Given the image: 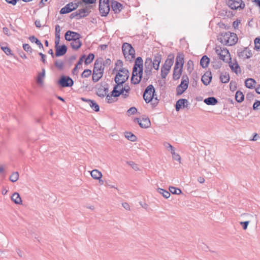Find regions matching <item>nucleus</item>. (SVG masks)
Here are the masks:
<instances>
[{"label": "nucleus", "mask_w": 260, "mask_h": 260, "mask_svg": "<svg viewBox=\"0 0 260 260\" xmlns=\"http://www.w3.org/2000/svg\"><path fill=\"white\" fill-rule=\"evenodd\" d=\"M161 60V55L159 53L154 55L153 60L150 57L146 58L145 62V75L143 79L144 81L148 80L151 75L153 68L156 70H158Z\"/></svg>", "instance_id": "1"}, {"label": "nucleus", "mask_w": 260, "mask_h": 260, "mask_svg": "<svg viewBox=\"0 0 260 260\" xmlns=\"http://www.w3.org/2000/svg\"><path fill=\"white\" fill-rule=\"evenodd\" d=\"M238 39L235 33L230 31L221 33L218 38L221 43L228 46L235 45L237 42Z\"/></svg>", "instance_id": "2"}, {"label": "nucleus", "mask_w": 260, "mask_h": 260, "mask_svg": "<svg viewBox=\"0 0 260 260\" xmlns=\"http://www.w3.org/2000/svg\"><path fill=\"white\" fill-rule=\"evenodd\" d=\"M184 64V55L178 53L176 58V62L173 70V78L175 80L179 79L182 73Z\"/></svg>", "instance_id": "3"}, {"label": "nucleus", "mask_w": 260, "mask_h": 260, "mask_svg": "<svg viewBox=\"0 0 260 260\" xmlns=\"http://www.w3.org/2000/svg\"><path fill=\"white\" fill-rule=\"evenodd\" d=\"M155 89L152 85H149L145 89L143 93V98L146 103H149L152 102L153 107H155L158 103V100L156 95L154 94Z\"/></svg>", "instance_id": "4"}, {"label": "nucleus", "mask_w": 260, "mask_h": 260, "mask_svg": "<svg viewBox=\"0 0 260 260\" xmlns=\"http://www.w3.org/2000/svg\"><path fill=\"white\" fill-rule=\"evenodd\" d=\"M115 77V82L118 85L125 83L129 77L128 70L125 68H119Z\"/></svg>", "instance_id": "5"}, {"label": "nucleus", "mask_w": 260, "mask_h": 260, "mask_svg": "<svg viewBox=\"0 0 260 260\" xmlns=\"http://www.w3.org/2000/svg\"><path fill=\"white\" fill-rule=\"evenodd\" d=\"M123 54L127 60L131 61L135 57V50L132 46L127 43H124L122 46Z\"/></svg>", "instance_id": "6"}, {"label": "nucleus", "mask_w": 260, "mask_h": 260, "mask_svg": "<svg viewBox=\"0 0 260 260\" xmlns=\"http://www.w3.org/2000/svg\"><path fill=\"white\" fill-rule=\"evenodd\" d=\"M104 68L101 63L97 62L94 63L92 74V81L97 82L103 76Z\"/></svg>", "instance_id": "7"}, {"label": "nucleus", "mask_w": 260, "mask_h": 260, "mask_svg": "<svg viewBox=\"0 0 260 260\" xmlns=\"http://www.w3.org/2000/svg\"><path fill=\"white\" fill-rule=\"evenodd\" d=\"M174 62V56L170 54L168 56V58L161 69V76L162 79L166 78L169 73L172 66Z\"/></svg>", "instance_id": "8"}, {"label": "nucleus", "mask_w": 260, "mask_h": 260, "mask_svg": "<svg viewBox=\"0 0 260 260\" xmlns=\"http://www.w3.org/2000/svg\"><path fill=\"white\" fill-rule=\"evenodd\" d=\"M143 69L133 67L131 82L134 84H138L142 79Z\"/></svg>", "instance_id": "9"}, {"label": "nucleus", "mask_w": 260, "mask_h": 260, "mask_svg": "<svg viewBox=\"0 0 260 260\" xmlns=\"http://www.w3.org/2000/svg\"><path fill=\"white\" fill-rule=\"evenodd\" d=\"M189 79L186 75H183L182 78L181 83L176 88L177 95L182 94L188 88Z\"/></svg>", "instance_id": "10"}, {"label": "nucleus", "mask_w": 260, "mask_h": 260, "mask_svg": "<svg viewBox=\"0 0 260 260\" xmlns=\"http://www.w3.org/2000/svg\"><path fill=\"white\" fill-rule=\"evenodd\" d=\"M215 51L219 56V58L223 61H228L230 59V54L226 48H222L218 46L216 48Z\"/></svg>", "instance_id": "11"}, {"label": "nucleus", "mask_w": 260, "mask_h": 260, "mask_svg": "<svg viewBox=\"0 0 260 260\" xmlns=\"http://www.w3.org/2000/svg\"><path fill=\"white\" fill-rule=\"evenodd\" d=\"M99 11L102 16H106L110 11L109 0H100Z\"/></svg>", "instance_id": "12"}, {"label": "nucleus", "mask_w": 260, "mask_h": 260, "mask_svg": "<svg viewBox=\"0 0 260 260\" xmlns=\"http://www.w3.org/2000/svg\"><path fill=\"white\" fill-rule=\"evenodd\" d=\"M228 6L233 10L243 9L245 4L242 0H227Z\"/></svg>", "instance_id": "13"}, {"label": "nucleus", "mask_w": 260, "mask_h": 260, "mask_svg": "<svg viewBox=\"0 0 260 260\" xmlns=\"http://www.w3.org/2000/svg\"><path fill=\"white\" fill-rule=\"evenodd\" d=\"M58 84L62 87H71L74 84V81L70 77L62 76L58 81Z\"/></svg>", "instance_id": "14"}, {"label": "nucleus", "mask_w": 260, "mask_h": 260, "mask_svg": "<svg viewBox=\"0 0 260 260\" xmlns=\"http://www.w3.org/2000/svg\"><path fill=\"white\" fill-rule=\"evenodd\" d=\"M78 7V5L77 4L71 2L61 8L60 11V13L61 14H64L70 13L72 11L76 10Z\"/></svg>", "instance_id": "15"}, {"label": "nucleus", "mask_w": 260, "mask_h": 260, "mask_svg": "<svg viewBox=\"0 0 260 260\" xmlns=\"http://www.w3.org/2000/svg\"><path fill=\"white\" fill-rule=\"evenodd\" d=\"M65 39L68 41H72L77 39L81 38V35L78 32L71 30H68L64 35Z\"/></svg>", "instance_id": "16"}, {"label": "nucleus", "mask_w": 260, "mask_h": 260, "mask_svg": "<svg viewBox=\"0 0 260 260\" xmlns=\"http://www.w3.org/2000/svg\"><path fill=\"white\" fill-rule=\"evenodd\" d=\"M135 122H138L140 126L142 128H146L149 127L150 125V121L148 117H145L142 118H135L134 120Z\"/></svg>", "instance_id": "17"}, {"label": "nucleus", "mask_w": 260, "mask_h": 260, "mask_svg": "<svg viewBox=\"0 0 260 260\" xmlns=\"http://www.w3.org/2000/svg\"><path fill=\"white\" fill-rule=\"evenodd\" d=\"M238 56L243 59L249 58L252 56L251 51L247 48L239 50L238 52Z\"/></svg>", "instance_id": "18"}, {"label": "nucleus", "mask_w": 260, "mask_h": 260, "mask_svg": "<svg viewBox=\"0 0 260 260\" xmlns=\"http://www.w3.org/2000/svg\"><path fill=\"white\" fill-rule=\"evenodd\" d=\"M82 101L85 102L88 104L89 106L95 111L98 112L100 110L99 105L93 100L87 99L85 98H81Z\"/></svg>", "instance_id": "19"}, {"label": "nucleus", "mask_w": 260, "mask_h": 260, "mask_svg": "<svg viewBox=\"0 0 260 260\" xmlns=\"http://www.w3.org/2000/svg\"><path fill=\"white\" fill-rule=\"evenodd\" d=\"M108 92V87L101 85L97 89L96 94L100 97L104 98L107 95Z\"/></svg>", "instance_id": "20"}, {"label": "nucleus", "mask_w": 260, "mask_h": 260, "mask_svg": "<svg viewBox=\"0 0 260 260\" xmlns=\"http://www.w3.org/2000/svg\"><path fill=\"white\" fill-rule=\"evenodd\" d=\"M55 48V55L56 56H62L66 54L67 51V47L65 45L58 46Z\"/></svg>", "instance_id": "21"}, {"label": "nucleus", "mask_w": 260, "mask_h": 260, "mask_svg": "<svg viewBox=\"0 0 260 260\" xmlns=\"http://www.w3.org/2000/svg\"><path fill=\"white\" fill-rule=\"evenodd\" d=\"M212 80V75L211 72H206L202 77L201 80L205 85H208L211 82Z\"/></svg>", "instance_id": "22"}, {"label": "nucleus", "mask_w": 260, "mask_h": 260, "mask_svg": "<svg viewBox=\"0 0 260 260\" xmlns=\"http://www.w3.org/2000/svg\"><path fill=\"white\" fill-rule=\"evenodd\" d=\"M188 101L186 99H179L176 104L175 108L177 111H178L180 108L187 107L188 105Z\"/></svg>", "instance_id": "23"}, {"label": "nucleus", "mask_w": 260, "mask_h": 260, "mask_svg": "<svg viewBox=\"0 0 260 260\" xmlns=\"http://www.w3.org/2000/svg\"><path fill=\"white\" fill-rule=\"evenodd\" d=\"M111 8L115 13H118L122 9V5L117 1H112L111 2Z\"/></svg>", "instance_id": "24"}, {"label": "nucleus", "mask_w": 260, "mask_h": 260, "mask_svg": "<svg viewBox=\"0 0 260 260\" xmlns=\"http://www.w3.org/2000/svg\"><path fill=\"white\" fill-rule=\"evenodd\" d=\"M229 66L231 68V70L233 72H234L236 74H238L241 73L240 68L236 61H235V62H230Z\"/></svg>", "instance_id": "25"}, {"label": "nucleus", "mask_w": 260, "mask_h": 260, "mask_svg": "<svg viewBox=\"0 0 260 260\" xmlns=\"http://www.w3.org/2000/svg\"><path fill=\"white\" fill-rule=\"evenodd\" d=\"M70 45L73 49L78 50L82 46V43L80 39H77L71 41Z\"/></svg>", "instance_id": "26"}, {"label": "nucleus", "mask_w": 260, "mask_h": 260, "mask_svg": "<svg viewBox=\"0 0 260 260\" xmlns=\"http://www.w3.org/2000/svg\"><path fill=\"white\" fill-rule=\"evenodd\" d=\"M45 76V70L44 69H42V72L39 73L37 78V83L40 85H43L44 83L43 80Z\"/></svg>", "instance_id": "27"}, {"label": "nucleus", "mask_w": 260, "mask_h": 260, "mask_svg": "<svg viewBox=\"0 0 260 260\" xmlns=\"http://www.w3.org/2000/svg\"><path fill=\"white\" fill-rule=\"evenodd\" d=\"M11 199L16 204H22L21 198L18 192H14L11 196Z\"/></svg>", "instance_id": "28"}, {"label": "nucleus", "mask_w": 260, "mask_h": 260, "mask_svg": "<svg viewBox=\"0 0 260 260\" xmlns=\"http://www.w3.org/2000/svg\"><path fill=\"white\" fill-rule=\"evenodd\" d=\"M91 177L95 180H100L102 177V173L97 169L93 170L90 172Z\"/></svg>", "instance_id": "29"}, {"label": "nucleus", "mask_w": 260, "mask_h": 260, "mask_svg": "<svg viewBox=\"0 0 260 260\" xmlns=\"http://www.w3.org/2000/svg\"><path fill=\"white\" fill-rule=\"evenodd\" d=\"M256 84L255 81L252 78H248L245 81V85L246 87L252 89Z\"/></svg>", "instance_id": "30"}, {"label": "nucleus", "mask_w": 260, "mask_h": 260, "mask_svg": "<svg viewBox=\"0 0 260 260\" xmlns=\"http://www.w3.org/2000/svg\"><path fill=\"white\" fill-rule=\"evenodd\" d=\"M209 62V58L207 56L204 55L201 59L200 65L202 67V68H206L208 67Z\"/></svg>", "instance_id": "31"}, {"label": "nucleus", "mask_w": 260, "mask_h": 260, "mask_svg": "<svg viewBox=\"0 0 260 260\" xmlns=\"http://www.w3.org/2000/svg\"><path fill=\"white\" fill-rule=\"evenodd\" d=\"M204 102L208 105H215L218 103V101L214 97H209L205 99Z\"/></svg>", "instance_id": "32"}, {"label": "nucleus", "mask_w": 260, "mask_h": 260, "mask_svg": "<svg viewBox=\"0 0 260 260\" xmlns=\"http://www.w3.org/2000/svg\"><path fill=\"white\" fill-rule=\"evenodd\" d=\"M118 87H120V85L117 84V85L114 86V89L112 91V94L114 98L119 96L121 95V93H122V89H120L118 90Z\"/></svg>", "instance_id": "33"}, {"label": "nucleus", "mask_w": 260, "mask_h": 260, "mask_svg": "<svg viewBox=\"0 0 260 260\" xmlns=\"http://www.w3.org/2000/svg\"><path fill=\"white\" fill-rule=\"evenodd\" d=\"M85 55H83L80 58V59L78 60L77 64L75 66V68L73 70V73L74 74H75L76 73V72H77L78 69L80 68V67H81V66L82 63H83V60L85 58Z\"/></svg>", "instance_id": "34"}, {"label": "nucleus", "mask_w": 260, "mask_h": 260, "mask_svg": "<svg viewBox=\"0 0 260 260\" xmlns=\"http://www.w3.org/2000/svg\"><path fill=\"white\" fill-rule=\"evenodd\" d=\"M137 68L143 69V61L141 57H138L135 61L134 67Z\"/></svg>", "instance_id": "35"}, {"label": "nucleus", "mask_w": 260, "mask_h": 260, "mask_svg": "<svg viewBox=\"0 0 260 260\" xmlns=\"http://www.w3.org/2000/svg\"><path fill=\"white\" fill-rule=\"evenodd\" d=\"M78 16H79V18H81L82 17H85L88 15L89 14V11H88L87 8L81 9H79L77 11Z\"/></svg>", "instance_id": "36"}, {"label": "nucleus", "mask_w": 260, "mask_h": 260, "mask_svg": "<svg viewBox=\"0 0 260 260\" xmlns=\"http://www.w3.org/2000/svg\"><path fill=\"white\" fill-rule=\"evenodd\" d=\"M29 40L31 43H35L40 48H43V45L39 40H38L35 36H32L29 37Z\"/></svg>", "instance_id": "37"}, {"label": "nucleus", "mask_w": 260, "mask_h": 260, "mask_svg": "<svg viewBox=\"0 0 260 260\" xmlns=\"http://www.w3.org/2000/svg\"><path fill=\"white\" fill-rule=\"evenodd\" d=\"M244 94L240 91L238 90L236 92L235 94V99L238 103H241L244 100Z\"/></svg>", "instance_id": "38"}, {"label": "nucleus", "mask_w": 260, "mask_h": 260, "mask_svg": "<svg viewBox=\"0 0 260 260\" xmlns=\"http://www.w3.org/2000/svg\"><path fill=\"white\" fill-rule=\"evenodd\" d=\"M125 138L132 141V142H135L137 140V137L135 135H134L133 134H132L131 132H126L124 134Z\"/></svg>", "instance_id": "39"}, {"label": "nucleus", "mask_w": 260, "mask_h": 260, "mask_svg": "<svg viewBox=\"0 0 260 260\" xmlns=\"http://www.w3.org/2000/svg\"><path fill=\"white\" fill-rule=\"evenodd\" d=\"M157 191L166 199L169 198L170 196V192L167 191V190L160 188H157Z\"/></svg>", "instance_id": "40"}, {"label": "nucleus", "mask_w": 260, "mask_h": 260, "mask_svg": "<svg viewBox=\"0 0 260 260\" xmlns=\"http://www.w3.org/2000/svg\"><path fill=\"white\" fill-rule=\"evenodd\" d=\"M220 81L223 83H226L229 82L230 80V76L229 74L225 73L224 74H222L220 77Z\"/></svg>", "instance_id": "41"}, {"label": "nucleus", "mask_w": 260, "mask_h": 260, "mask_svg": "<svg viewBox=\"0 0 260 260\" xmlns=\"http://www.w3.org/2000/svg\"><path fill=\"white\" fill-rule=\"evenodd\" d=\"M94 58V54L93 53H90L87 57H85V58L84 59H85V64L87 65L90 64L93 61Z\"/></svg>", "instance_id": "42"}, {"label": "nucleus", "mask_w": 260, "mask_h": 260, "mask_svg": "<svg viewBox=\"0 0 260 260\" xmlns=\"http://www.w3.org/2000/svg\"><path fill=\"white\" fill-rule=\"evenodd\" d=\"M169 192L170 193L171 192L174 194H180L182 192L181 190L179 188L174 186L169 187Z\"/></svg>", "instance_id": "43"}, {"label": "nucleus", "mask_w": 260, "mask_h": 260, "mask_svg": "<svg viewBox=\"0 0 260 260\" xmlns=\"http://www.w3.org/2000/svg\"><path fill=\"white\" fill-rule=\"evenodd\" d=\"M10 180L12 182H15L19 179V174L17 172H13L10 176Z\"/></svg>", "instance_id": "44"}, {"label": "nucleus", "mask_w": 260, "mask_h": 260, "mask_svg": "<svg viewBox=\"0 0 260 260\" xmlns=\"http://www.w3.org/2000/svg\"><path fill=\"white\" fill-rule=\"evenodd\" d=\"M55 66L59 70H62L63 67V62L60 60H57L55 62Z\"/></svg>", "instance_id": "45"}, {"label": "nucleus", "mask_w": 260, "mask_h": 260, "mask_svg": "<svg viewBox=\"0 0 260 260\" xmlns=\"http://www.w3.org/2000/svg\"><path fill=\"white\" fill-rule=\"evenodd\" d=\"M91 74V71L89 69L85 70L82 73L81 76L82 78H87L90 76Z\"/></svg>", "instance_id": "46"}, {"label": "nucleus", "mask_w": 260, "mask_h": 260, "mask_svg": "<svg viewBox=\"0 0 260 260\" xmlns=\"http://www.w3.org/2000/svg\"><path fill=\"white\" fill-rule=\"evenodd\" d=\"M171 153V154L172 155L173 158L174 160H177V161H180L181 157H180V156L178 154L175 153V150H173V151H172Z\"/></svg>", "instance_id": "47"}, {"label": "nucleus", "mask_w": 260, "mask_h": 260, "mask_svg": "<svg viewBox=\"0 0 260 260\" xmlns=\"http://www.w3.org/2000/svg\"><path fill=\"white\" fill-rule=\"evenodd\" d=\"M137 111V109L134 107L130 108L127 111V114L128 115H132L136 113Z\"/></svg>", "instance_id": "48"}, {"label": "nucleus", "mask_w": 260, "mask_h": 260, "mask_svg": "<svg viewBox=\"0 0 260 260\" xmlns=\"http://www.w3.org/2000/svg\"><path fill=\"white\" fill-rule=\"evenodd\" d=\"M115 66H116V67L115 68V70L116 71H118V70H119V68H123L122 67L123 62L120 60H118L116 61V62L115 63Z\"/></svg>", "instance_id": "49"}, {"label": "nucleus", "mask_w": 260, "mask_h": 260, "mask_svg": "<svg viewBox=\"0 0 260 260\" xmlns=\"http://www.w3.org/2000/svg\"><path fill=\"white\" fill-rule=\"evenodd\" d=\"M253 109L254 110H260V101L256 100L253 105Z\"/></svg>", "instance_id": "50"}, {"label": "nucleus", "mask_w": 260, "mask_h": 260, "mask_svg": "<svg viewBox=\"0 0 260 260\" xmlns=\"http://www.w3.org/2000/svg\"><path fill=\"white\" fill-rule=\"evenodd\" d=\"M23 48L26 52H31L32 50L31 47L28 44H23Z\"/></svg>", "instance_id": "51"}, {"label": "nucleus", "mask_w": 260, "mask_h": 260, "mask_svg": "<svg viewBox=\"0 0 260 260\" xmlns=\"http://www.w3.org/2000/svg\"><path fill=\"white\" fill-rule=\"evenodd\" d=\"M187 70L189 72H191V71L193 70V66L192 61H191V60H189V61H188V62L187 63Z\"/></svg>", "instance_id": "52"}, {"label": "nucleus", "mask_w": 260, "mask_h": 260, "mask_svg": "<svg viewBox=\"0 0 260 260\" xmlns=\"http://www.w3.org/2000/svg\"><path fill=\"white\" fill-rule=\"evenodd\" d=\"M127 164L129 166H131L132 167V168L133 169H134L135 171H137V170H139L138 165L136 164H135L134 162L130 161H128Z\"/></svg>", "instance_id": "53"}, {"label": "nucleus", "mask_w": 260, "mask_h": 260, "mask_svg": "<svg viewBox=\"0 0 260 260\" xmlns=\"http://www.w3.org/2000/svg\"><path fill=\"white\" fill-rule=\"evenodd\" d=\"M164 145L166 148L169 149L171 152L175 150L174 148L169 143L165 142L164 143Z\"/></svg>", "instance_id": "54"}, {"label": "nucleus", "mask_w": 260, "mask_h": 260, "mask_svg": "<svg viewBox=\"0 0 260 260\" xmlns=\"http://www.w3.org/2000/svg\"><path fill=\"white\" fill-rule=\"evenodd\" d=\"M1 49L7 55L12 54L11 49L8 47H2Z\"/></svg>", "instance_id": "55"}, {"label": "nucleus", "mask_w": 260, "mask_h": 260, "mask_svg": "<svg viewBox=\"0 0 260 260\" xmlns=\"http://www.w3.org/2000/svg\"><path fill=\"white\" fill-rule=\"evenodd\" d=\"M249 223V221H241L240 222V225L242 226L243 229L246 230L247 229V226Z\"/></svg>", "instance_id": "56"}, {"label": "nucleus", "mask_w": 260, "mask_h": 260, "mask_svg": "<svg viewBox=\"0 0 260 260\" xmlns=\"http://www.w3.org/2000/svg\"><path fill=\"white\" fill-rule=\"evenodd\" d=\"M255 48L257 49H260V38H257L254 40Z\"/></svg>", "instance_id": "57"}, {"label": "nucleus", "mask_w": 260, "mask_h": 260, "mask_svg": "<svg viewBox=\"0 0 260 260\" xmlns=\"http://www.w3.org/2000/svg\"><path fill=\"white\" fill-rule=\"evenodd\" d=\"M106 96V100H107L108 103H111L113 102V96L112 94L111 95L107 94Z\"/></svg>", "instance_id": "58"}, {"label": "nucleus", "mask_w": 260, "mask_h": 260, "mask_svg": "<svg viewBox=\"0 0 260 260\" xmlns=\"http://www.w3.org/2000/svg\"><path fill=\"white\" fill-rule=\"evenodd\" d=\"M59 41H60V36H58L57 35V36H55V47H56L59 45Z\"/></svg>", "instance_id": "59"}, {"label": "nucleus", "mask_w": 260, "mask_h": 260, "mask_svg": "<svg viewBox=\"0 0 260 260\" xmlns=\"http://www.w3.org/2000/svg\"><path fill=\"white\" fill-rule=\"evenodd\" d=\"M60 26L59 25H56L55 26V36H57V35L60 36Z\"/></svg>", "instance_id": "60"}, {"label": "nucleus", "mask_w": 260, "mask_h": 260, "mask_svg": "<svg viewBox=\"0 0 260 260\" xmlns=\"http://www.w3.org/2000/svg\"><path fill=\"white\" fill-rule=\"evenodd\" d=\"M121 89L123 90V91H125L126 93H129L130 91V87L127 85H125L124 87H122Z\"/></svg>", "instance_id": "61"}, {"label": "nucleus", "mask_w": 260, "mask_h": 260, "mask_svg": "<svg viewBox=\"0 0 260 260\" xmlns=\"http://www.w3.org/2000/svg\"><path fill=\"white\" fill-rule=\"evenodd\" d=\"M122 206L126 210H128L129 211L131 209L130 206H129V204L128 203H126V202L123 203L122 204Z\"/></svg>", "instance_id": "62"}, {"label": "nucleus", "mask_w": 260, "mask_h": 260, "mask_svg": "<svg viewBox=\"0 0 260 260\" xmlns=\"http://www.w3.org/2000/svg\"><path fill=\"white\" fill-rule=\"evenodd\" d=\"M39 55L40 56H41V60L42 61V62L44 63H46V59H45L46 56H45V55L43 54L42 52L39 53Z\"/></svg>", "instance_id": "63"}, {"label": "nucleus", "mask_w": 260, "mask_h": 260, "mask_svg": "<svg viewBox=\"0 0 260 260\" xmlns=\"http://www.w3.org/2000/svg\"><path fill=\"white\" fill-rule=\"evenodd\" d=\"M86 4H92L96 2V0H82Z\"/></svg>", "instance_id": "64"}]
</instances>
